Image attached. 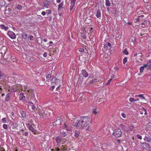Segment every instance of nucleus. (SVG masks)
<instances>
[{
	"label": "nucleus",
	"instance_id": "nucleus-49",
	"mask_svg": "<svg viewBox=\"0 0 151 151\" xmlns=\"http://www.w3.org/2000/svg\"><path fill=\"white\" fill-rule=\"evenodd\" d=\"M91 129L89 126L88 127L86 128V130L90 131L91 130Z\"/></svg>",
	"mask_w": 151,
	"mask_h": 151
},
{
	"label": "nucleus",
	"instance_id": "nucleus-27",
	"mask_svg": "<svg viewBox=\"0 0 151 151\" xmlns=\"http://www.w3.org/2000/svg\"><path fill=\"white\" fill-rule=\"evenodd\" d=\"M106 5L107 6H110L111 4L109 1V0H105Z\"/></svg>",
	"mask_w": 151,
	"mask_h": 151
},
{
	"label": "nucleus",
	"instance_id": "nucleus-36",
	"mask_svg": "<svg viewBox=\"0 0 151 151\" xmlns=\"http://www.w3.org/2000/svg\"><path fill=\"white\" fill-rule=\"evenodd\" d=\"M23 37L24 39H26L28 37L26 33L24 34L23 35Z\"/></svg>",
	"mask_w": 151,
	"mask_h": 151
},
{
	"label": "nucleus",
	"instance_id": "nucleus-17",
	"mask_svg": "<svg viewBox=\"0 0 151 151\" xmlns=\"http://www.w3.org/2000/svg\"><path fill=\"white\" fill-rule=\"evenodd\" d=\"M60 149L63 151H68L69 150L68 148H67L64 145H62L60 147Z\"/></svg>",
	"mask_w": 151,
	"mask_h": 151
},
{
	"label": "nucleus",
	"instance_id": "nucleus-60",
	"mask_svg": "<svg viewBox=\"0 0 151 151\" xmlns=\"http://www.w3.org/2000/svg\"><path fill=\"white\" fill-rule=\"evenodd\" d=\"M60 149L59 148H57L55 150V151H59Z\"/></svg>",
	"mask_w": 151,
	"mask_h": 151
},
{
	"label": "nucleus",
	"instance_id": "nucleus-7",
	"mask_svg": "<svg viewBox=\"0 0 151 151\" xmlns=\"http://www.w3.org/2000/svg\"><path fill=\"white\" fill-rule=\"evenodd\" d=\"M28 128L30 130L33 132L34 134H36V131L34 128V127H35V125L34 124L31 125L30 124H28Z\"/></svg>",
	"mask_w": 151,
	"mask_h": 151
},
{
	"label": "nucleus",
	"instance_id": "nucleus-43",
	"mask_svg": "<svg viewBox=\"0 0 151 151\" xmlns=\"http://www.w3.org/2000/svg\"><path fill=\"white\" fill-rule=\"evenodd\" d=\"M52 86L50 88V89L51 90H53L55 87V86L53 85V84H52Z\"/></svg>",
	"mask_w": 151,
	"mask_h": 151
},
{
	"label": "nucleus",
	"instance_id": "nucleus-11",
	"mask_svg": "<svg viewBox=\"0 0 151 151\" xmlns=\"http://www.w3.org/2000/svg\"><path fill=\"white\" fill-rule=\"evenodd\" d=\"M19 99L20 100L24 101L25 100V96L22 93H21L19 96Z\"/></svg>",
	"mask_w": 151,
	"mask_h": 151
},
{
	"label": "nucleus",
	"instance_id": "nucleus-30",
	"mask_svg": "<svg viewBox=\"0 0 151 151\" xmlns=\"http://www.w3.org/2000/svg\"><path fill=\"white\" fill-rule=\"evenodd\" d=\"M138 56V57L139 56V57L142 58V55L141 53H140L139 52H138V53H135L134 56V57L137 56Z\"/></svg>",
	"mask_w": 151,
	"mask_h": 151
},
{
	"label": "nucleus",
	"instance_id": "nucleus-55",
	"mask_svg": "<svg viewBox=\"0 0 151 151\" xmlns=\"http://www.w3.org/2000/svg\"><path fill=\"white\" fill-rule=\"evenodd\" d=\"M60 86H61L60 85H59L56 88V90L57 91L59 89Z\"/></svg>",
	"mask_w": 151,
	"mask_h": 151
},
{
	"label": "nucleus",
	"instance_id": "nucleus-47",
	"mask_svg": "<svg viewBox=\"0 0 151 151\" xmlns=\"http://www.w3.org/2000/svg\"><path fill=\"white\" fill-rule=\"evenodd\" d=\"M129 101L130 102H132L133 101H134V99L133 98H131L129 99Z\"/></svg>",
	"mask_w": 151,
	"mask_h": 151
},
{
	"label": "nucleus",
	"instance_id": "nucleus-40",
	"mask_svg": "<svg viewBox=\"0 0 151 151\" xmlns=\"http://www.w3.org/2000/svg\"><path fill=\"white\" fill-rule=\"evenodd\" d=\"M1 120L3 123H5L6 122V119L5 118H3Z\"/></svg>",
	"mask_w": 151,
	"mask_h": 151
},
{
	"label": "nucleus",
	"instance_id": "nucleus-56",
	"mask_svg": "<svg viewBox=\"0 0 151 151\" xmlns=\"http://www.w3.org/2000/svg\"><path fill=\"white\" fill-rule=\"evenodd\" d=\"M108 45L110 47H111V45L110 43H108Z\"/></svg>",
	"mask_w": 151,
	"mask_h": 151
},
{
	"label": "nucleus",
	"instance_id": "nucleus-29",
	"mask_svg": "<svg viewBox=\"0 0 151 151\" xmlns=\"http://www.w3.org/2000/svg\"><path fill=\"white\" fill-rule=\"evenodd\" d=\"M16 8L18 10H21L22 8V7L21 5H17L16 6Z\"/></svg>",
	"mask_w": 151,
	"mask_h": 151
},
{
	"label": "nucleus",
	"instance_id": "nucleus-18",
	"mask_svg": "<svg viewBox=\"0 0 151 151\" xmlns=\"http://www.w3.org/2000/svg\"><path fill=\"white\" fill-rule=\"evenodd\" d=\"M63 2H61L58 6V11H59L60 10L63 8Z\"/></svg>",
	"mask_w": 151,
	"mask_h": 151
},
{
	"label": "nucleus",
	"instance_id": "nucleus-46",
	"mask_svg": "<svg viewBox=\"0 0 151 151\" xmlns=\"http://www.w3.org/2000/svg\"><path fill=\"white\" fill-rule=\"evenodd\" d=\"M29 39L31 40H33L34 39V37L33 36H30L29 37Z\"/></svg>",
	"mask_w": 151,
	"mask_h": 151
},
{
	"label": "nucleus",
	"instance_id": "nucleus-24",
	"mask_svg": "<svg viewBox=\"0 0 151 151\" xmlns=\"http://www.w3.org/2000/svg\"><path fill=\"white\" fill-rule=\"evenodd\" d=\"M148 65L147 69H151V62H150V60L147 63Z\"/></svg>",
	"mask_w": 151,
	"mask_h": 151
},
{
	"label": "nucleus",
	"instance_id": "nucleus-32",
	"mask_svg": "<svg viewBox=\"0 0 151 151\" xmlns=\"http://www.w3.org/2000/svg\"><path fill=\"white\" fill-rule=\"evenodd\" d=\"M38 113L40 117H42L43 115V114L42 111H38Z\"/></svg>",
	"mask_w": 151,
	"mask_h": 151
},
{
	"label": "nucleus",
	"instance_id": "nucleus-34",
	"mask_svg": "<svg viewBox=\"0 0 151 151\" xmlns=\"http://www.w3.org/2000/svg\"><path fill=\"white\" fill-rule=\"evenodd\" d=\"M127 61V57H125L123 59V63L125 65V63Z\"/></svg>",
	"mask_w": 151,
	"mask_h": 151
},
{
	"label": "nucleus",
	"instance_id": "nucleus-48",
	"mask_svg": "<svg viewBox=\"0 0 151 151\" xmlns=\"http://www.w3.org/2000/svg\"><path fill=\"white\" fill-rule=\"evenodd\" d=\"M28 132H24L22 133V134L24 135L25 136H27L28 135Z\"/></svg>",
	"mask_w": 151,
	"mask_h": 151
},
{
	"label": "nucleus",
	"instance_id": "nucleus-50",
	"mask_svg": "<svg viewBox=\"0 0 151 151\" xmlns=\"http://www.w3.org/2000/svg\"><path fill=\"white\" fill-rule=\"evenodd\" d=\"M122 117L123 118H125L126 117V114L124 113H122Z\"/></svg>",
	"mask_w": 151,
	"mask_h": 151
},
{
	"label": "nucleus",
	"instance_id": "nucleus-35",
	"mask_svg": "<svg viewBox=\"0 0 151 151\" xmlns=\"http://www.w3.org/2000/svg\"><path fill=\"white\" fill-rule=\"evenodd\" d=\"M46 13L47 14H49L52 13V11L50 9H47L46 11Z\"/></svg>",
	"mask_w": 151,
	"mask_h": 151
},
{
	"label": "nucleus",
	"instance_id": "nucleus-57",
	"mask_svg": "<svg viewBox=\"0 0 151 151\" xmlns=\"http://www.w3.org/2000/svg\"><path fill=\"white\" fill-rule=\"evenodd\" d=\"M17 88H14V89L12 90V91H16L17 90Z\"/></svg>",
	"mask_w": 151,
	"mask_h": 151
},
{
	"label": "nucleus",
	"instance_id": "nucleus-41",
	"mask_svg": "<svg viewBox=\"0 0 151 151\" xmlns=\"http://www.w3.org/2000/svg\"><path fill=\"white\" fill-rule=\"evenodd\" d=\"M112 80V79H110L107 81V83L106 84V85H108L109 84Z\"/></svg>",
	"mask_w": 151,
	"mask_h": 151
},
{
	"label": "nucleus",
	"instance_id": "nucleus-33",
	"mask_svg": "<svg viewBox=\"0 0 151 151\" xmlns=\"http://www.w3.org/2000/svg\"><path fill=\"white\" fill-rule=\"evenodd\" d=\"M81 36L84 39H85L86 38V34L85 33H81Z\"/></svg>",
	"mask_w": 151,
	"mask_h": 151
},
{
	"label": "nucleus",
	"instance_id": "nucleus-16",
	"mask_svg": "<svg viewBox=\"0 0 151 151\" xmlns=\"http://www.w3.org/2000/svg\"><path fill=\"white\" fill-rule=\"evenodd\" d=\"M67 132H65L64 131L61 132L60 133V135L62 137H66L67 134Z\"/></svg>",
	"mask_w": 151,
	"mask_h": 151
},
{
	"label": "nucleus",
	"instance_id": "nucleus-20",
	"mask_svg": "<svg viewBox=\"0 0 151 151\" xmlns=\"http://www.w3.org/2000/svg\"><path fill=\"white\" fill-rule=\"evenodd\" d=\"M82 74H81L79 76V77L78 81V82H79L80 83H82V82L83 79V77L82 76Z\"/></svg>",
	"mask_w": 151,
	"mask_h": 151
},
{
	"label": "nucleus",
	"instance_id": "nucleus-10",
	"mask_svg": "<svg viewBox=\"0 0 151 151\" xmlns=\"http://www.w3.org/2000/svg\"><path fill=\"white\" fill-rule=\"evenodd\" d=\"M51 4V2L50 1L46 0L45 1L44 3V6L46 8H48V6Z\"/></svg>",
	"mask_w": 151,
	"mask_h": 151
},
{
	"label": "nucleus",
	"instance_id": "nucleus-44",
	"mask_svg": "<svg viewBox=\"0 0 151 151\" xmlns=\"http://www.w3.org/2000/svg\"><path fill=\"white\" fill-rule=\"evenodd\" d=\"M3 127L4 129H6L7 128V125L6 124H4L3 125Z\"/></svg>",
	"mask_w": 151,
	"mask_h": 151
},
{
	"label": "nucleus",
	"instance_id": "nucleus-62",
	"mask_svg": "<svg viewBox=\"0 0 151 151\" xmlns=\"http://www.w3.org/2000/svg\"><path fill=\"white\" fill-rule=\"evenodd\" d=\"M107 46L106 45H105L104 46V49H106V50L107 48Z\"/></svg>",
	"mask_w": 151,
	"mask_h": 151
},
{
	"label": "nucleus",
	"instance_id": "nucleus-59",
	"mask_svg": "<svg viewBox=\"0 0 151 151\" xmlns=\"http://www.w3.org/2000/svg\"><path fill=\"white\" fill-rule=\"evenodd\" d=\"M130 128L131 129H133L134 128V127L132 126H131L130 127Z\"/></svg>",
	"mask_w": 151,
	"mask_h": 151
},
{
	"label": "nucleus",
	"instance_id": "nucleus-3",
	"mask_svg": "<svg viewBox=\"0 0 151 151\" xmlns=\"http://www.w3.org/2000/svg\"><path fill=\"white\" fill-rule=\"evenodd\" d=\"M113 134L116 137H120L122 136V132L120 129H117L114 131Z\"/></svg>",
	"mask_w": 151,
	"mask_h": 151
},
{
	"label": "nucleus",
	"instance_id": "nucleus-13",
	"mask_svg": "<svg viewBox=\"0 0 151 151\" xmlns=\"http://www.w3.org/2000/svg\"><path fill=\"white\" fill-rule=\"evenodd\" d=\"M62 140V138L59 136H57L56 138V141L57 144V145H59Z\"/></svg>",
	"mask_w": 151,
	"mask_h": 151
},
{
	"label": "nucleus",
	"instance_id": "nucleus-12",
	"mask_svg": "<svg viewBox=\"0 0 151 151\" xmlns=\"http://www.w3.org/2000/svg\"><path fill=\"white\" fill-rule=\"evenodd\" d=\"M0 28L6 31L8 30L9 29V27L8 26H6L4 24H0Z\"/></svg>",
	"mask_w": 151,
	"mask_h": 151
},
{
	"label": "nucleus",
	"instance_id": "nucleus-22",
	"mask_svg": "<svg viewBox=\"0 0 151 151\" xmlns=\"http://www.w3.org/2000/svg\"><path fill=\"white\" fill-rule=\"evenodd\" d=\"M101 16V12L99 9L97 10L96 16L97 18H98L100 17Z\"/></svg>",
	"mask_w": 151,
	"mask_h": 151
},
{
	"label": "nucleus",
	"instance_id": "nucleus-64",
	"mask_svg": "<svg viewBox=\"0 0 151 151\" xmlns=\"http://www.w3.org/2000/svg\"><path fill=\"white\" fill-rule=\"evenodd\" d=\"M43 41L44 42H47V40L46 39H44L43 40Z\"/></svg>",
	"mask_w": 151,
	"mask_h": 151
},
{
	"label": "nucleus",
	"instance_id": "nucleus-2",
	"mask_svg": "<svg viewBox=\"0 0 151 151\" xmlns=\"http://www.w3.org/2000/svg\"><path fill=\"white\" fill-rule=\"evenodd\" d=\"M140 146L142 148L147 151L150 150L151 149V147L150 145L147 143L145 142L143 143L140 142Z\"/></svg>",
	"mask_w": 151,
	"mask_h": 151
},
{
	"label": "nucleus",
	"instance_id": "nucleus-31",
	"mask_svg": "<svg viewBox=\"0 0 151 151\" xmlns=\"http://www.w3.org/2000/svg\"><path fill=\"white\" fill-rule=\"evenodd\" d=\"M74 135H75V137H76L77 138L78 137L79 135V133L77 131H76L74 133Z\"/></svg>",
	"mask_w": 151,
	"mask_h": 151
},
{
	"label": "nucleus",
	"instance_id": "nucleus-58",
	"mask_svg": "<svg viewBox=\"0 0 151 151\" xmlns=\"http://www.w3.org/2000/svg\"><path fill=\"white\" fill-rule=\"evenodd\" d=\"M61 1V0H57L56 2L58 3L60 2Z\"/></svg>",
	"mask_w": 151,
	"mask_h": 151
},
{
	"label": "nucleus",
	"instance_id": "nucleus-51",
	"mask_svg": "<svg viewBox=\"0 0 151 151\" xmlns=\"http://www.w3.org/2000/svg\"><path fill=\"white\" fill-rule=\"evenodd\" d=\"M47 53L46 52H45L43 54L44 57H47Z\"/></svg>",
	"mask_w": 151,
	"mask_h": 151
},
{
	"label": "nucleus",
	"instance_id": "nucleus-6",
	"mask_svg": "<svg viewBox=\"0 0 151 151\" xmlns=\"http://www.w3.org/2000/svg\"><path fill=\"white\" fill-rule=\"evenodd\" d=\"M7 35L12 39H15L16 35L12 31H9L7 32Z\"/></svg>",
	"mask_w": 151,
	"mask_h": 151
},
{
	"label": "nucleus",
	"instance_id": "nucleus-21",
	"mask_svg": "<svg viewBox=\"0 0 151 151\" xmlns=\"http://www.w3.org/2000/svg\"><path fill=\"white\" fill-rule=\"evenodd\" d=\"M143 95H144L143 94H141L139 95H136V96H135V97L138 96V97H139V98H140L141 99H144L145 100H146L145 99V97Z\"/></svg>",
	"mask_w": 151,
	"mask_h": 151
},
{
	"label": "nucleus",
	"instance_id": "nucleus-5",
	"mask_svg": "<svg viewBox=\"0 0 151 151\" xmlns=\"http://www.w3.org/2000/svg\"><path fill=\"white\" fill-rule=\"evenodd\" d=\"M51 84H55V85H58L60 83V81L59 79L53 78L51 80Z\"/></svg>",
	"mask_w": 151,
	"mask_h": 151
},
{
	"label": "nucleus",
	"instance_id": "nucleus-38",
	"mask_svg": "<svg viewBox=\"0 0 151 151\" xmlns=\"http://www.w3.org/2000/svg\"><path fill=\"white\" fill-rule=\"evenodd\" d=\"M123 53L126 55H128V52H127V50L125 49L123 52Z\"/></svg>",
	"mask_w": 151,
	"mask_h": 151
},
{
	"label": "nucleus",
	"instance_id": "nucleus-63",
	"mask_svg": "<svg viewBox=\"0 0 151 151\" xmlns=\"http://www.w3.org/2000/svg\"><path fill=\"white\" fill-rule=\"evenodd\" d=\"M76 0H71V2L73 3H75V1Z\"/></svg>",
	"mask_w": 151,
	"mask_h": 151
},
{
	"label": "nucleus",
	"instance_id": "nucleus-23",
	"mask_svg": "<svg viewBox=\"0 0 151 151\" xmlns=\"http://www.w3.org/2000/svg\"><path fill=\"white\" fill-rule=\"evenodd\" d=\"M10 94L8 93L6 95V96L5 97V101H8L10 100Z\"/></svg>",
	"mask_w": 151,
	"mask_h": 151
},
{
	"label": "nucleus",
	"instance_id": "nucleus-37",
	"mask_svg": "<svg viewBox=\"0 0 151 151\" xmlns=\"http://www.w3.org/2000/svg\"><path fill=\"white\" fill-rule=\"evenodd\" d=\"M31 100H34L35 99V96L33 93L31 94Z\"/></svg>",
	"mask_w": 151,
	"mask_h": 151
},
{
	"label": "nucleus",
	"instance_id": "nucleus-42",
	"mask_svg": "<svg viewBox=\"0 0 151 151\" xmlns=\"http://www.w3.org/2000/svg\"><path fill=\"white\" fill-rule=\"evenodd\" d=\"M46 78L47 79L51 77V75L50 74H47L46 75Z\"/></svg>",
	"mask_w": 151,
	"mask_h": 151
},
{
	"label": "nucleus",
	"instance_id": "nucleus-4",
	"mask_svg": "<svg viewBox=\"0 0 151 151\" xmlns=\"http://www.w3.org/2000/svg\"><path fill=\"white\" fill-rule=\"evenodd\" d=\"M63 129L68 131H69L72 130V127L70 124L67 122H65L64 123Z\"/></svg>",
	"mask_w": 151,
	"mask_h": 151
},
{
	"label": "nucleus",
	"instance_id": "nucleus-45",
	"mask_svg": "<svg viewBox=\"0 0 151 151\" xmlns=\"http://www.w3.org/2000/svg\"><path fill=\"white\" fill-rule=\"evenodd\" d=\"M137 136L138 139H142V137L139 134H137Z\"/></svg>",
	"mask_w": 151,
	"mask_h": 151
},
{
	"label": "nucleus",
	"instance_id": "nucleus-39",
	"mask_svg": "<svg viewBox=\"0 0 151 151\" xmlns=\"http://www.w3.org/2000/svg\"><path fill=\"white\" fill-rule=\"evenodd\" d=\"M144 68L142 66H141L140 68V73H142L143 72L144 70Z\"/></svg>",
	"mask_w": 151,
	"mask_h": 151
},
{
	"label": "nucleus",
	"instance_id": "nucleus-28",
	"mask_svg": "<svg viewBox=\"0 0 151 151\" xmlns=\"http://www.w3.org/2000/svg\"><path fill=\"white\" fill-rule=\"evenodd\" d=\"M11 128V130L12 131H14L16 130V126L14 125H12Z\"/></svg>",
	"mask_w": 151,
	"mask_h": 151
},
{
	"label": "nucleus",
	"instance_id": "nucleus-9",
	"mask_svg": "<svg viewBox=\"0 0 151 151\" xmlns=\"http://www.w3.org/2000/svg\"><path fill=\"white\" fill-rule=\"evenodd\" d=\"M144 140L145 141L149 142L151 141V138L148 134H147L144 138Z\"/></svg>",
	"mask_w": 151,
	"mask_h": 151
},
{
	"label": "nucleus",
	"instance_id": "nucleus-53",
	"mask_svg": "<svg viewBox=\"0 0 151 151\" xmlns=\"http://www.w3.org/2000/svg\"><path fill=\"white\" fill-rule=\"evenodd\" d=\"M46 14V12L45 11H43L41 13V14L43 16H44Z\"/></svg>",
	"mask_w": 151,
	"mask_h": 151
},
{
	"label": "nucleus",
	"instance_id": "nucleus-52",
	"mask_svg": "<svg viewBox=\"0 0 151 151\" xmlns=\"http://www.w3.org/2000/svg\"><path fill=\"white\" fill-rule=\"evenodd\" d=\"M147 65H147V63L146 64L144 65L143 66H142V67L144 68H147Z\"/></svg>",
	"mask_w": 151,
	"mask_h": 151
},
{
	"label": "nucleus",
	"instance_id": "nucleus-14",
	"mask_svg": "<svg viewBox=\"0 0 151 151\" xmlns=\"http://www.w3.org/2000/svg\"><path fill=\"white\" fill-rule=\"evenodd\" d=\"M81 74L85 78L87 77L88 76V73L85 70H82V72Z\"/></svg>",
	"mask_w": 151,
	"mask_h": 151
},
{
	"label": "nucleus",
	"instance_id": "nucleus-26",
	"mask_svg": "<svg viewBox=\"0 0 151 151\" xmlns=\"http://www.w3.org/2000/svg\"><path fill=\"white\" fill-rule=\"evenodd\" d=\"M20 114L21 116L22 117H25L26 116V112L22 111H20Z\"/></svg>",
	"mask_w": 151,
	"mask_h": 151
},
{
	"label": "nucleus",
	"instance_id": "nucleus-19",
	"mask_svg": "<svg viewBox=\"0 0 151 151\" xmlns=\"http://www.w3.org/2000/svg\"><path fill=\"white\" fill-rule=\"evenodd\" d=\"M37 43L41 45L42 42V38L41 37H38L37 38Z\"/></svg>",
	"mask_w": 151,
	"mask_h": 151
},
{
	"label": "nucleus",
	"instance_id": "nucleus-8",
	"mask_svg": "<svg viewBox=\"0 0 151 151\" xmlns=\"http://www.w3.org/2000/svg\"><path fill=\"white\" fill-rule=\"evenodd\" d=\"M28 104V107L29 108H31L32 109L34 110L35 109V106L34 104L31 101L26 102Z\"/></svg>",
	"mask_w": 151,
	"mask_h": 151
},
{
	"label": "nucleus",
	"instance_id": "nucleus-25",
	"mask_svg": "<svg viewBox=\"0 0 151 151\" xmlns=\"http://www.w3.org/2000/svg\"><path fill=\"white\" fill-rule=\"evenodd\" d=\"M75 5V3L71 2L70 3V10L71 11L73 9Z\"/></svg>",
	"mask_w": 151,
	"mask_h": 151
},
{
	"label": "nucleus",
	"instance_id": "nucleus-61",
	"mask_svg": "<svg viewBox=\"0 0 151 151\" xmlns=\"http://www.w3.org/2000/svg\"><path fill=\"white\" fill-rule=\"evenodd\" d=\"M97 112L96 111V110H94V111H93V113L95 114H96L97 113Z\"/></svg>",
	"mask_w": 151,
	"mask_h": 151
},
{
	"label": "nucleus",
	"instance_id": "nucleus-1",
	"mask_svg": "<svg viewBox=\"0 0 151 151\" xmlns=\"http://www.w3.org/2000/svg\"><path fill=\"white\" fill-rule=\"evenodd\" d=\"M73 125L77 128L84 129L90 124L91 119L88 116H82L75 118L74 120Z\"/></svg>",
	"mask_w": 151,
	"mask_h": 151
},
{
	"label": "nucleus",
	"instance_id": "nucleus-15",
	"mask_svg": "<svg viewBox=\"0 0 151 151\" xmlns=\"http://www.w3.org/2000/svg\"><path fill=\"white\" fill-rule=\"evenodd\" d=\"M101 80V78H96V79H93L91 81H89V82L88 83L89 84H91L94 81H97V82L98 81H100Z\"/></svg>",
	"mask_w": 151,
	"mask_h": 151
},
{
	"label": "nucleus",
	"instance_id": "nucleus-54",
	"mask_svg": "<svg viewBox=\"0 0 151 151\" xmlns=\"http://www.w3.org/2000/svg\"><path fill=\"white\" fill-rule=\"evenodd\" d=\"M84 50L83 48H81L80 49L79 51L80 52H84Z\"/></svg>",
	"mask_w": 151,
	"mask_h": 151
}]
</instances>
